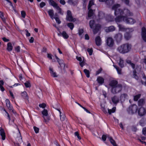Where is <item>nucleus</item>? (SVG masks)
<instances>
[{"label":"nucleus","instance_id":"17","mask_svg":"<svg viewBox=\"0 0 146 146\" xmlns=\"http://www.w3.org/2000/svg\"><path fill=\"white\" fill-rule=\"evenodd\" d=\"M97 81L98 83L101 85L104 83V80L102 77L99 76L97 78Z\"/></svg>","mask_w":146,"mask_h":146},{"label":"nucleus","instance_id":"33","mask_svg":"<svg viewBox=\"0 0 146 146\" xmlns=\"http://www.w3.org/2000/svg\"><path fill=\"white\" fill-rule=\"evenodd\" d=\"M133 78L137 80H138L139 78V76L137 74V71L136 70V69L135 68L133 69Z\"/></svg>","mask_w":146,"mask_h":146},{"label":"nucleus","instance_id":"3","mask_svg":"<svg viewBox=\"0 0 146 146\" xmlns=\"http://www.w3.org/2000/svg\"><path fill=\"white\" fill-rule=\"evenodd\" d=\"M49 4L55 8L58 11V13L61 15H63V12L61 9L58 5V4L53 0H47Z\"/></svg>","mask_w":146,"mask_h":146},{"label":"nucleus","instance_id":"45","mask_svg":"<svg viewBox=\"0 0 146 146\" xmlns=\"http://www.w3.org/2000/svg\"><path fill=\"white\" fill-rule=\"evenodd\" d=\"M127 96V95L126 94L124 93L121 94L120 98L121 100H124Z\"/></svg>","mask_w":146,"mask_h":146},{"label":"nucleus","instance_id":"35","mask_svg":"<svg viewBox=\"0 0 146 146\" xmlns=\"http://www.w3.org/2000/svg\"><path fill=\"white\" fill-rule=\"evenodd\" d=\"M126 62L130 65L133 69L135 68V64L132 63L131 61L130 60H127L126 61Z\"/></svg>","mask_w":146,"mask_h":146},{"label":"nucleus","instance_id":"28","mask_svg":"<svg viewBox=\"0 0 146 146\" xmlns=\"http://www.w3.org/2000/svg\"><path fill=\"white\" fill-rule=\"evenodd\" d=\"M98 16L99 19H102L104 18L105 14L102 11H99L98 13Z\"/></svg>","mask_w":146,"mask_h":146},{"label":"nucleus","instance_id":"46","mask_svg":"<svg viewBox=\"0 0 146 146\" xmlns=\"http://www.w3.org/2000/svg\"><path fill=\"white\" fill-rule=\"evenodd\" d=\"M87 51L88 52L89 55L91 56L92 55L93 52V49L92 48H88L87 49Z\"/></svg>","mask_w":146,"mask_h":146},{"label":"nucleus","instance_id":"22","mask_svg":"<svg viewBox=\"0 0 146 146\" xmlns=\"http://www.w3.org/2000/svg\"><path fill=\"white\" fill-rule=\"evenodd\" d=\"M21 94L23 98L27 100L29 99V96L26 91H24L23 92H22Z\"/></svg>","mask_w":146,"mask_h":146},{"label":"nucleus","instance_id":"36","mask_svg":"<svg viewBox=\"0 0 146 146\" xmlns=\"http://www.w3.org/2000/svg\"><path fill=\"white\" fill-rule=\"evenodd\" d=\"M61 34L64 39H67L69 37L68 35L65 31H63Z\"/></svg>","mask_w":146,"mask_h":146},{"label":"nucleus","instance_id":"6","mask_svg":"<svg viewBox=\"0 0 146 146\" xmlns=\"http://www.w3.org/2000/svg\"><path fill=\"white\" fill-rule=\"evenodd\" d=\"M66 20L67 21L70 22H74L76 21V19L73 18L70 10H68L67 11Z\"/></svg>","mask_w":146,"mask_h":146},{"label":"nucleus","instance_id":"62","mask_svg":"<svg viewBox=\"0 0 146 146\" xmlns=\"http://www.w3.org/2000/svg\"><path fill=\"white\" fill-rule=\"evenodd\" d=\"M141 37L142 39L145 42H146V35H141Z\"/></svg>","mask_w":146,"mask_h":146},{"label":"nucleus","instance_id":"1","mask_svg":"<svg viewBox=\"0 0 146 146\" xmlns=\"http://www.w3.org/2000/svg\"><path fill=\"white\" fill-rule=\"evenodd\" d=\"M131 48V45L129 43H126L122 44L119 46L117 48V50L120 53L125 54L129 52Z\"/></svg>","mask_w":146,"mask_h":146},{"label":"nucleus","instance_id":"19","mask_svg":"<svg viewBox=\"0 0 146 146\" xmlns=\"http://www.w3.org/2000/svg\"><path fill=\"white\" fill-rule=\"evenodd\" d=\"M115 30V27L113 26H111L107 28L106 31L107 32H113Z\"/></svg>","mask_w":146,"mask_h":146},{"label":"nucleus","instance_id":"10","mask_svg":"<svg viewBox=\"0 0 146 146\" xmlns=\"http://www.w3.org/2000/svg\"><path fill=\"white\" fill-rule=\"evenodd\" d=\"M138 113L139 115L142 116L145 115L146 110L144 108L141 107L138 109Z\"/></svg>","mask_w":146,"mask_h":146},{"label":"nucleus","instance_id":"56","mask_svg":"<svg viewBox=\"0 0 146 146\" xmlns=\"http://www.w3.org/2000/svg\"><path fill=\"white\" fill-rule=\"evenodd\" d=\"M102 71V68H100L99 69L96 71V75H98L101 73Z\"/></svg>","mask_w":146,"mask_h":146},{"label":"nucleus","instance_id":"42","mask_svg":"<svg viewBox=\"0 0 146 146\" xmlns=\"http://www.w3.org/2000/svg\"><path fill=\"white\" fill-rule=\"evenodd\" d=\"M24 85L26 88H30L31 87V84L29 81H27L24 83Z\"/></svg>","mask_w":146,"mask_h":146},{"label":"nucleus","instance_id":"58","mask_svg":"<svg viewBox=\"0 0 146 146\" xmlns=\"http://www.w3.org/2000/svg\"><path fill=\"white\" fill-rule=\"evenodd\" d=\"M18 77L20 80L21 81L22 80H23L24 78V77L23 75L21 74H20L19 76Z\"/></svg>","mask_w":146,"mask_h":146},{"label":"nucleus","instance_id":"50","mask_svg":"<svg viewBox=\"0 0 146 146\" xmlns=\"http://www.w3.org/2000/svg\"><path fill=\"white\" fill-rule=\"evenodd\" d=\"M21 15L22 17L25 18L26 16V14L24 11H21Z\"/></svg>","mask_w":146,"mask_h":146},{"label":"nucleus","instance_id":"43","mask_svg":"<svg viewBox=\"0 0 146 146\" xmlns=\"http://www.w3.org/2000/svg\"><path fill=\"white\" fill-rule=\"evenodd\" d=\"M4 84L3 81L2 80H0V88L1 90L2 91H3L5 90L3 86Z\"/></svg>","mask_w":146,"mask_h":146},{"label":"nucleus","instance_id":"12","mask_svg":"<svg viewBox=\"0 0 146 146\" xmlns=\"http://www.w3.org/2000/svg\"><path fill=\"white\" fill-rule=\"evenodd\" d=\"M107 45L109 47H112L114 44V41L112 38L108 37L106 40Z\"/></svg>","mask_w":146,"mask_h":146},{"label":"nucleus","instance_id":"30","mask_svg":"<svg viewBox=\"0 0 146 146\" xmlns=\"http://www.w3.org/2000/svg\"><path fill=\"white\" fill-rule=\"evenodd\" d=\"M95 22L94 20H91L89 22V25L90 28L92 29H93L95 25Z\"/></svg>","mask_w":146,"mask_h":146},{"label":"nucleus","instance_id":"34","mask_svg":"<svg viewBox=\"0 0 146 146\" xmlns=\"http://www.w3.org/2000/svg\"><path fill=\"white\" fill-rule=\"evenodd\" d=\"M123 60L122 58H120L119 60L118 64L119 66L121 68L124 67Z\"/></svg>","mask_w":146,"mask_h":146},{"label":"nucleus","instance_id":"41","mask_svg":"<svg viewBox=\"0 0 146 146\" xmlns=\"http://www.w3.org/2000/svg\"><path fill=\"white\" fill-rule=\"evenodd\" d=\"M67 26L71 30H72L74 27V25L72 23H68L67 24Z\"/></svg>","mask_w":146,"mask_h":146},{"label":"nucleus","instance_id":"9","mask_svg":"<svg viewBox=\"0 0 146 146\" xmlns=\"http://www.w3.org/2000/svg\"><path fill=\"white\" fill-rule=\"evenodd\" d=\"M114 38L117 43H120L122 40L123 35L121 33H118L115 35Z\"/></svg>","mask_w":146,"mask_h":146},{"label":"nucleus","instance_id":"61","mask_svg":"<svg viewBox=\"0 0 146 146\" xmlns=\"http://www.w3.org/2000/svg\"><path fill=\"white\" fill-rule=\"evenodd\" d=\"M10 96H11V97H12V98L13 99V100H11V101H12L13 102L15 100H14V99L15 98V97H14V95L13 94V93L12 92H11L10 90Z\"/></svg>","mask_w":146,"mask_h":146},{"label":"nucleus","instance_id":"26","mask_svg":"<svg viewBox=\"0 0 146 146\" xmlns=\"http://www.w3.org/2000/svg\"><path fill=\"white\" fill-rule=\"evenodd\" d=\"M60 120L61 121H63L65 120L66 117L64 111H63L61 114H60Z\"/></svg>","mask_w":146,"mask_h":146},{"label":"nucleus","instance_id":"52","mask_svg":"<svg viewBox=\"0 0 146 146\" xmlns=\"http://www.w3.org/2000/svg\"><path fill=\"white\" fill-rule=\"evenodd\" d=\"M39 106L40 108H42L43 109H44V108L46 106V105L44 103H42L41 104H40L39 105Z\"/></svg>","mask_w":146,"mask_h":146},{"label":"nucleus","instance_id":"5","mask_svg":"<svg viewBox=\"0 0 146 146\" xmlns=\"http://www.w3.org/2000/svg\"><path fill=\"white\" fill-rule=\"evenodd\" d=\"M122 89L121 84H119L117 86L111 88V91L112 93L115 94L120 92Z\"/></svg>","mask_w":146,"mask_h":146},{"label":"nucleus","instance_id":"29","mask_svg":"<svg viewBox=\"0 0 146 146\" xmlns=\"http://www.w3.org/2000/svg\"><path fill=\"white\" fill-rule=\"evenodd\" d=\"M49 70L50 71V73L51 76L53 77H57V76L56 75V72H54L53 69L52 68L49 67Z\"/></svg>","mask_w":146,"mask_h":146},{"label":"nucleus","instance_id":"40","mask_svg":"<svg viewBox=\"0 0 146 146\" xmlns=\"http://www.w3.org/2000/svg\"><path fill=\"white\" fill-rule=\"evenodd\" d=\"M120 7V5L119 4L117 3L113 5L112 7V9L115 11V10H117L118 9L117 8Z\"/></svg>","mask_w":146,"mask_h":146},{"label":"nucleus","instance_id":"23","mask_svg":"<svg viewBox=\"0 0 146 146\" xmlns=\"http://www.w3.org/2000/svg\"><path fill=\"white\" fill-rule=\"evenodd\" d=\"M0 135L1 136L2 139L3 140L5 139V134L4 132V130L1 127L0 128Z\"/></svg>","mask_w":146,"mask_h":146},{"label":"nucleus","instance_id":"48","mask_svg":"<svg viewBox=\"0 0 146 146\" xmlns=\"http://www.w3.org/2000/svg\"><path fill=\"white\" fill-rule=\"evenodd\" d=\"M55 19V21H56V22L58 24H60L61 23V22L60 21L59 18L57 17H55L54 18V19Z\"/></svg>","mask_w":146,"mask_h":146},{"label":"nucleus","instance_id":"24","mask_svg":"<svg viewBox=\"0 0 146 146\" xmlns=\"http://www.w3.org/2000/svg\"><path fill=\"white\" fill-rule=\"evenodd\" d=\"M48 13L49 16L50 17V18L52 19H53L54 18V11L53 9H50L48 10Z\"/></svg>","mask_w":146,"mask_h":146},{"label":"nucleus","instance_id":"39","mask_svg":"<svg viewBox=\"0 0 146 146\" xmlns=\"http://www.w3.org/2000/svg\"><path fill=\"white\" fill-rule=\"evenodd\" d=\"M141 96V94H138L135 96H134L133 98V100L134 101H137L140 98Z\"/></svg>","mask_w":146,"mask_h":146},{"label":"nucleus","instance_id":"15","mask_svg":"<svg viewBox=\"0 0 146 146\" xmlns=\"http://www.w3.org/2000/svg\"><path fill=\"white\" fill-rule=\"evenodd\" d=\"M41 113L42 115V117L44 118V121L45 122L47 121V120L45 118L44 116H47L48 115L47 110L45 109H44L42 111Z\"/></svg>","mask_w":146,"mask_h":146},{"label":"nucleus","instance_id":"51","mask_svg":"<svg viewBox=\"0 0 146 146\" xmlns=\"http://www.w3.org/2000/svg\"><path fill=\"white\" fill-rule=\"evenodd\" d=\"M15 50L17 52H19L20 51L21 48L19 46H18L15 47Z\"/></svg>","mask_w":146,"mask_h":146},{"label":"nucleus","instance_id":"21","mask_svg":"<svg viewBox=\"0 0 146 146\" xmlns=\"http://www.w3.org/2000/svg\"><path fill=\"white\" fill-rule=\"evenodd\" d=\"M111 100L113 103L115 104H117L119 102L118 98L115 96H114L112 97Z\"/></svg>","mask_w":146,"mask_h":146},{"label":"nucleus","instance_id":"64","mask_svg":"<svg viewBox=\"0 0 146 146\" xmlns=\"http://www.w3.org/2000/svg\"><path fill=\"white\" fill-rule=\"evenodd\" d=\"M102 138L103 141H105L106 139L107 136L105 135H103L102 136Z\"/></svg>","mask_w":146,"mask_h":146},{"label":"nucleus","instance_id":"7","mask_svg":"<svg viewBox=\"0 0 146 146\" xmlns=\"http://www.w3.org/2000/svg\"><path fill=\"white\" fill-rule=\"evenodd\" d=\"M133 15V13L132 15H126L125 18V22L127 24L132 25L134 24L135 22V20L132 18L129 17V16Z\"/></svg>","mask_w":146,"mask_h":146},{"label":"nucleus","instance_id":"59","mask_svg":"<svg viewBox=\"0 0 146 146\" xmlns=\"http://www.w3.org/2000/svg\"><path fill=\"white\" fill-rule=\"evenodd\" d=\"M46 5V3H45L43 2H42L40 3L39 5L40 7L41 8H43L44 6Z\"/></svg>","mask_w":146,"mask_h":146},{"label":"nucleus","instance_id":"18","mask_svg":"<svg viewBox=\"0 0 146 146\" xmlns=\"http://www.w3.org/2000/svg\"><path fill=\"white\" fill-rule=\"evenodd\" d=\"M139 124L141 126H145L146 124V118L143 117L139 121Z\"/></svg>","mask_w":146,"mask_h":146},{"label":"nucleus","instance_id":"8","mask_svg":"<svg viewBox=\"0 0 146 146\" xmlns=\"http://www.w3.org/2000/svg\"><path fill=\"white\" fill-rule=\"evenodd\" d=\"M116 16V17L114 19V20L117 25L119 24V23L122 21L125 22V15L117 16Z\"/></svg>","mask_w":146,"mask_h":146},{"label":"nucleus","instance_id":"20","mask_svg":"<svg viewBox=\"0 0 146 146\" xmlns=\"http://www.w3.org/2000/svg\"><path fill=\"white\" fill-rule=\"evenodd\" d=\"M111 143L113 146H117L115 141L113 139L112 137L109 136L108 137Z\"/></svg>","mask_w":146,"mask_h":146},{"label":"nucleus","instance_id":"31","mask_svg":"<svg viewBox=\"0 0 146 146\" xmlns=\"http://www.w3.org/2000/svg\"><path fill=\"white\" fill-rule=\"evenodd\" d=\"M89 10L88 12V17L89 18L91 17L94 15V12L93 10L90 9Z\"/></svg>","mask_w":146,"mask_h":146},{"label":"nucleus","instance_id":"60","mask_svg":"<svg viewBox=\"0 0 146 146\" xmlns=\"http://www.w3.org/2000/svg\"><path fill=\"white\" fill-rule=\"evenodd\" d=\"M0 17L1 18L3 21L5 22V20L3 15V13L0 11Z\"/></svg>","mask_w":146,"mask_h":146},{"label":"nucleus","instance_id":"13","mask_svg":"<svg viewBox=\"0 0 146 146\" xmlns=\"http://www.w3.org/2000/svg\"><path fill=\"white\" fill-rule=\"evenodd\" d=\"M132 36L131 32H126L124 35V38L126 40H128L130 39Z\"/></svg>","mask_w":146,"mask_h":146},{"label":"nucleus","instance_id":"32","mask_svg":"<svg viewBox=\"0 0 146 146\" xmlns=\"http://www.w3.org/2000/svg\"><path fill=\"white\" fill-rule=\"evenodd\" d=\"M99 1L100 2H105L107 5L109 6L111 5L110 2L111 1L112 3L113 1L112 0H99Z\"/></svg>","mask_w":146,"mask_h":146},{"label":"nucleus","instance_id":"11","mask_svg":"<svg viewBox=\"0 0 146 146\" xmlns=\"http://www.w3.org/2000/svg\"><path fill=\"white\" fill-rule=\"evenodd\" d=\"M101 27V25L99 24H96L94 27V28L92 29L93 33L94 34H97Z\"/></svg>","mask_w":146,"mask_h":146},{"label":"nucleus","instance_id":"4","mask_svg":"<svg viewBox=\"0 0 146 146\" xmlns=\"http://www.w3.org/2000/svg\"><path fill=\"white\" fill-rule=\"evenodd\" d=\"M137 107L135 104L130 105L127 110V111L129 114L133 115L137 112Z\"/></svg>","mask_w":146,"mask_h":146},{"label":"nucleus","instance_id":"38","mask_svg":"<svg viewBox=\"0 0 146 146\" xmlns=\"http://www.w3.org/2000/svg\"><path fill=\"white\" fill-rule=\"evenodd\" d=\"M84 72L87 78H89L90 76V72L89 70L87 69H84Z\"/></svg>","mask_w":146,"mask_h":146},{"label":"nucleus","instance_id":"47","mask_svg":"<svg viewBox=\"0 0 146 146\" xmlns=\"http://www.w3.org/2000/svg\"><path fill=\"white\" fill-rule=\"evenodd\" d=\"M141 35H146V29L144 27H143L141 29Z\"/></svg>","mask_w":146,"mask_h":146},{"label":"nucleus","instance_id":"37","mask_svg":"<svg viewBox=\"0 0 146 146\" xmlns=\"http://www.w3.org/2000/svg\"><path fill=\"white\" fill-rule=\"evenodd\" d=\"M106 20L108 22H113L114 21V18L113 16L108 15L106 18Z\"/></svg>","mask_w":146,"mask_h":146},{"label":"nucleus","instance_id":"55","mask_svg":"<svg viewBox=\"0 0 146 146\" xmlns=\"http://www.w3.org/2000/svg\"><path fill=\"white\" fill-rule=\"evenodd\" d=\"M142 132L143 135L145 136H146V127L143 128Z\"/></svg>","mask_w":146,"mask_h":146},{"label":"nucleus","instance_id":"63","mask_svg":"<svg viewBox=\"0 0 146 146\" xmlns=\"http://www.w3.org/2000/svg\"><path fill=\"white\" fill-rule=\"evenodd\" d=\"M25 31L26 32V35L27 37H29L31 36L30 33L28 31L27 29H25Z\"/></svg>","mask_w":146,"mask_h":146},{"label":"nucleus","instance_id":"14","mask_svg":"<svg viewBox=\"0 0 146 146\" xmlns=\"http://www.w3.org/2000/svg\"><path fill=\"white\" fill-rule=\"evenodd\" d=\"M118 84V82L117 80H113L110 81L109 85L112 88L117 86Z\"/></svg>","mask_w":146,"mask_h":146},{"label":"nucleus","instance_id":"25","mask_svg":"<svg viewBox=\"0 0 146 146\" xmlns=\"http://www.w3.org/2000/svg\"><path fill=\"white\" fill-rule=\"evenodd\" d=\"M117 25L119 28V31H126L127 29L122 25L119 24Z\"/></svg>","mask_w":146,"mask_h":146},{"label":"nucleus","instance_id":"57","mask_svg":"<svg viewBox=\"0 0 146 146\" xmlns=\"http://www.w3.org/2000/svg\"><path fill=\"white\" fill-rule=\"evenodd\" d=\"M84 32V30L83 29H80L78 31V34L79 36H80L82 35V33Z\"/></svg>","mask_w":146,"mask_h":146},{"label":"nucleus","instance_id":"2","mask_svg":"<svg viewBox=\"0 0 146 146\" xmlns=\"http://www.w3.org/2000/svg\"><path fill=\"white\" fill-rule=\"evenodd\" d=\"M115 16H123L126 15H132V13L130 12L129 10L127 9H124L123 10L120 9H118L114 11Z\"/></svg>","mask_w":146,"mask_h":146},{"label":"nucleus","instance_id":"27","mask_svg":"<svg viewBox=\"0 0 146 146\" xmlns=\"http://www.w3.org/2000/svg\"><path fill=\"white\" fill-rule=\"evenodd\" d=\"M145 103V100L143 98L140 99L138 102V104L139 106H143Z\"/></svg>","mask_w":146,"mask_h":146},{"label":"nucleus","instance_id":"16","mask_svg":"<svg viewBox=\"0 0 146 146\" xmlns=\"http://www.w3.org/2000/svg\"><path fill=\"white\" fill-rule=\"evenodd\" d=\"M95 42L96 45L99 46L101 44V39L100 36H98L95 38Z\"/></svg>","mask_w":146,"mask_h":146},{"label":"nucleus","instance_id":"53","mask_svg":"<svg viewBox=\"0 0 146 146\" xmlns=\"http://www.w3.org/2000/svg\"><path fill=\"white\" fill-rule=\"evenodd\" d=\"M33 129L34 130V131H35V132L36 133H39V128L36 126H34L33 127Z\"/></svg>","mask_w":146,"mask_h":146},{"label":"nucleus","instance_id":"54","mask_svg":"<svg viewBox=\"0 0 146 146\" xmlns=\"http://www.w3.org/2000/svg\"><path fill=\"white\" fill-rule=\"evenodd\" d=\"M74 135L75 136H76L78 139L80 140L81 139V137L79 135V133L78 131L75 132L74 133Z\"/></svg>","mask_w":146,"mask_h":146},{"label":"nucleus","instance_id":"44","mask_svg":"<svg viewBox=\"0 0 146 146\" xmlns=\"http://www.w3.org/2000/svg\"><path fill=\"white\" fill-rule=\"evenodd\" d=\"M94 1H92L91 0L90 1L89 3V4L88 6V9H90L92 7V6L94 5Z\"/></svg>","mask_w":146,"mask_h":146},{"label":"nucleus","instance_id":"49","mask_svg":"<svg viewBox=\"0 0 146 146\" xmlns=\"http://www.w3.org/2000/svg\"><path fill=\"white\" fill-rule=\"evenodd\" d=\"M11 111L14 114H15L16 113V111L13 109L12 106L10 104V112Z\"/></svg>","mask_w":146,"mask_h":146}]
</instances>
